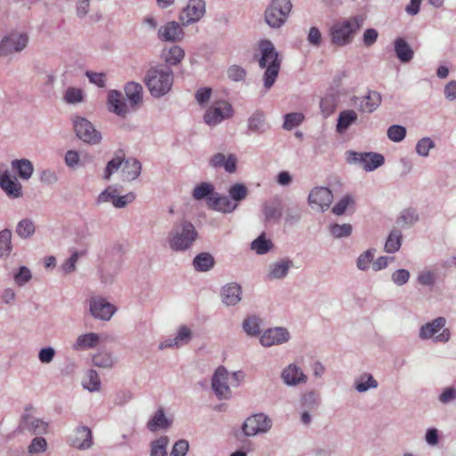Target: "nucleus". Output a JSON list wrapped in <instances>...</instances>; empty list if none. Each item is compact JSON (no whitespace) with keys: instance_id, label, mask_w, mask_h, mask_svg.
I'll return each instance as SVG.
<instances>
[{"instance_id":"1","label":"nucleus","mask_w":456,"mask_h":456,"mask_svg":"<svg viewBox=\"0 0 456 456\" xmlns=\"http://www.w3.org/2000/svg\"><path fill=\"white\" fill-rule=\"evenodd\" d=\"M363 22L364 18L362 15H354L334 21L329 30L331 43L338 47L350 45Z\"/></svg>"},{"instance_id":"2","label":"nucleus","mask_w":456,"mask_h":456,"mask_svg":"<svg viewBox=\"0 0 456 456\" xmlns=\"http://www.w3.org/2000/svg\"><path fill=\"white\" fill-rule=\"evenodd\" d=\"M258 47L261 53L259 66L265 69L263 76L264 86L268 90L276 81L281 69V60L270 40L259 41Z\"/></svg>"},{"instance_id":"3","label":"nucleus","mask_w":456,"mask_h":456,"mask_svg":"<svg viewBox=\"0 0 456 456\" xmlns=\"http://www.w3.org/2000/svg\"><path fill=\"white\" fill-rule=\"evenodd\" d=\"M198 238L194 224L188 220L174 224L167 236V243L172 251L184 252L190 249Z\"/></svg>"},{"instance_id":"4","label":"nucleus","mask_w":456,"mask_h":456,"mask_svg":"<svg viewBox=\"0 0 456 456\" xmlns=\"http://www.w3.org/2000/svg\"><path fill=\"white\" fill-rule=\"evenodd\" d=\"M144 83L152 97L160 98L171 90L174 73L169 67L163 65L151 67L145 74Z\"/></svg>"},{"instance_id":"5","label":"nucleus","mask_w":456,"mask_h":456,"mask_svg":"<svg viewBox=\"0 0 456 456\" xmlns=\"http://www.w3.org/2000/svg\"><path fill=\"white\" fill-rule=\"evenodd\" d=\"M447 321L439 316L424 323L419 330V338L423 341H432L436 344H445L450 341L452 333L446 327Z\"/></svg>"},{"instance_id":"6","label":"nucleus","mask_w":456,"mask_h":456,"mask_svg":"<svg viewBox=\"0 0 456 456\" xmlns=\"http://www.w3.org/2000/svg\"><path fill=\"white\" fill-rule=\"evenodd\" d=\"M30 42L28 32L13 29L5 34L0 40V57H8L25 51Z\"/></svg>"},{"instance_id":"7","label":"nucleus","mask_w":456,"mask_h":456,"mask_svg":"<svg viewBox=\"0 0 456 456\" xmlns=\"http://www.w3.org/2000/svg\"><path fill=\"white\" fill-rule=\"evenodd\" d=\"M273 421L265 412H256L248 416L242 425L241 432L246 437L263 436L271 431Z\"/></svg>"},{"instance_id":"8","label":"nucleus","mask_w":456,"mask_h":456,"mask_svg":"<svg viewBox=\"0 0 456 456\" xmlns=\"http://www.w3.org/2000/svg\"><path fill=\"white\" fill-rule=\"evenodd\" d=\"M292 9L290 0H272L265 12V20L273 28L282 27Z\"/></svg>"},{"instance_id":"9","label":"nucleus","mask_w":456,"mask_h":456,"mask_svg":"<svg viewBox=\"0 0 456 456\" xmlns=\"http://www.w3.org/2000/svg\"><path fill=\"white\" fill-rule=\"evenodd\" d=\"M233 115V108L226 100H216L206 109L203 120L208 126L214 127L229 119Z\"/></svg>"},{"instance_id":"10","label":"nucleus","mask_w":456,"mask_h":456,"mask_svg":"<svg viewBox=\"0 0 456 456\" xmlns=\"http://www.w3.org/2000/svg\"><path fill=\"white\" fill-rule=\"evenodd\" d=\"M86 303L90 315L98 321H110L118 310L112 303L101 295L89 297Z\"/></svg>"},{"instance_id":"11","label":"nucleus","mask_w":456,"mask_h":456,"mask_svg":"<svg viewBox=\"0 0 456 456\" xmlns=\"http://www.w3.org/2000/svg\"><path fill=\"white\" fill-rule=\"evenodd\" d=\"M346 160L350 165H357L366 172H371L381 167L385 159L383 155L376 152H358L347 151L345 153Z\"/></svg>"},{"instance_id":"12","label":"nucleus","mask_w":456,"mask_h":456,"mask_svg":"<svg viewBox=\"0 0 456 456\" xmlns=\"http://www.w3.org/2000/svg\"><path fill=\"white\" fill-rule=\"evenodd\" d=\"M135 200V193L130 191L125 195H119L116 185L106 187L96 199L98 205L110 203L115 208H124Z\"/></svg>"},{"instance_id":"13","label":"nucleus","mask_w":456,"mask_h":456,"mask_svg":"<svg viewBox=\"0 0 456 456\" xmlns=\"http://www.w3.org/2000/svg\"><path fill=\"white\" fill-rule=\"evenodd\" d=\"M72 122L76 134L80 140L93 145L100 143L102 134L88 119L75 116Z\"/></svg>"},{"instance_id":"14","label":"nucleus","mask_w":456,"mask_h":456,"mask_svg":"<svg viewBox=\"0 0 456 456\" xmlns=\"http://www.w3.org/2000/svg\"><path fill=\"white\" fill-rule=\"evenodd\" d=\"M107 109L110 113L126 118L136 110L128 102L120 91L110 90L107 95Z\"/></svg>"},{"instance_id":"15","label":"nucleus","mask_w":456,"mask_h":456,"mask_svg":"<svg viewBox=\"0 0 456 456\" xmlns=\"http://www.w3.org/2000/svg\"><path fill=\"white\" fill-rule=\"evenodd\" d=\"M291 334L286 327L275 326L268 328L259 337V343L263 347H272L288 343Z\"/></svg>"},{"instance_id":"16","label":"nucleus","mask_w":456,"mask_h":456,"mask_svg":"<svg viewBox=\"0 0 456 456\" xmlns=\"http://www.w3.org/2000/svg\"><path fill=\"white\" fill-rule=\"evenodd\" d=\"M230 372L224 367L219 366L214 372L211 379V387L220 400H229L232 393L229 386Z\"/></svg>"},{"instance_id":"17","label":"nucleus","mask_w":456,"mask_h":456,"mask_svg":"<svg viewBox=\"0 0 456 456\" xmlns=\"http://www.w3.org/2000/svg\"><path fill=\"white\" fill-rule=\"evenodd\" d=\"M206 13V4L203 0H189L182 9L178 19L182 25L187 27L200 21Z\"/></svg>"},{"instance_id":"18","label":"nucleus","mask_w":456,"mask_h":456,"mask_svg":"<svg viewBox=\"0 0 456 456\" xmlns=\"http://www.w3.org/2000/svg\"><path fill=\"white\" fill-rule=\"evenodd\" d=\"M333 200L332 191L324 186L313 188L308 195V205L316 212H325Z\"/></svg>"},{"instance_id":"19","label":"nucleus","mask_w":456,"mask_h":456,"mask_svg":"<svg viewBox=\"0 0 456 456\" xmlns=\"http://www.w3.org/2000/svg\"><path fill=\"white\" fill-rule=\"evenodd\" d=\"M183 27L180 20H167L158 28L157 37L161 42H181L185 37Z\"/></svg>"},{"instance_id":"20","label":"nucleus","mask_w":456,"mask_h":456,"mask_svg":"<svg viewBox=\"0 0 456 456\" xmlns=\"http://www.w3.org/2000/svg\"><path fill=\"white\" fill-rule=\"evenodd\" d=\"M68 443L70 446L81 451L90 449L93 446V434L91 429L83 425L77 427L69 436Z\"/></svg>"},{"instance_id":"21","label":"nucleus","mask_w":456,"mask_h":456,"mask_svg":"<svg viewBox=\"0 0 456 456\" xmlns=\"http://www.w3.org/2000/svg\"><path fill=\"white\" fill-rule=\"evenodd\" d=\"M293 266V261L290 258H280L268 265L265 279L267 281L283 280L289 275Z\"/></svg>"},{"instance_id":"22","label":"nucleus","mask_w":456,"mask_h":456,"mask_svg":"<svg viewBox=\"0 0 456 456\" xmlns=\"http://www.w3.org/2000/svg\"><path fill=\"white\" fill-rule=\"evenodd\" d=\"M281 379L288 387H297L307 382V376L296 363H289L281 370Z\"/></svg>"},{"instance_id":"23","label":"nucleus","mask_w":456,"mask_h":456,"mask_svg":"<svg viewBox=\"0 0 456 456\" xmlns=\"http://www.w3.org/2000/svg\"><path fill=\"white\" fill-rule=\"evenodd\" d=\"M102 343L101 334L94 331L79 334L71 345L75 352H84L97 348Z\"/></svg>"},{"instance_id":"24","label":"nucleus","mask_w":456,"mask_h":456,"mask_svg":"<svg viewBox=\"0 0 456 456\" xmlns=\"http://www.w3.org/2000/svg\"><path fill=\"white\" fill-rule=\"evenodd\" d=\"M19 428L34 435H45L48 433L49 424L42 419L25 413L20 418Z\"/></svg>"},{"instance_id":"25","label":"nucleus","mask_w":456,"mask_h":456,"mask_svg":"<svg viewBox=\"0 0 456 456\" xmlns=\"http://www.w3.org/2000/svg\"><path fill=\"white\" fill-rule=\"evenodd\" d=\"M0 187L6 195L12 199L22 196V186L15 176L11 175L7 169L0 167Z\"/></svg>"},{"instance_id":"26","label":"nucleus","mask_w":456,"mask_h":456,"mask_svg":"<svg viewBox=\"0 0 456 456\" xmlns=\"http://www.w3.org/2000/svg\"><path fill=\"white\" fill-rule=\"evenodd\" d=\"M209 166L215 169L223 168L229 174H234L237 171L238 159L232 153L224 154L217 152L209 159Z\"/></svg>"},{"instance_id":"27","label":"nucleus","mask_w":456,"mask_h":456,"mask_svg":"<svg viewBox=\"0 0 456 456\" xmlns=\"http://www.w3.org/2000/svg\"><path fill=\"white\" fill-rule=\"evenodd\" d=\"M440 270L436 265H426L422 267L417 274V282L427 288L435 287L439 281Z\"/></svg>"},{"instance_id":"28","label":"nucleus","mask_w":456,"mask_h":456,"mask_svg":"<svg viewBox=\"0 0 456 456\" xmlns=\"http://www.w3.org/2000/svg\"><path fill=\"white\" fill-rule=\"evenodd\" d=\"M242 289L240 285L231 282L224 285L221 290L222 302L227 305H236L241 300Z\"/></svg>"},{"instance_id":"29","label":"nucleus","mask_w":456,"mask_h":456,"mask_svg":"<svg viewBox=\"0 0 456 456\" xmlns=\"http://www.w3.org/2000/svg\"><path fill=\"white\" fill-rule=\"evenodd\" d=\"M208 208L223 214H231L237 209L236 205L232 203L228 195H224L217 191L210 199Z\"/></svg>"},{"instance_id":"30","label":"nucleus","mask_w":456,"mask_h":456,"mask_svg":"<svg viewBox=\"0 0 456 456\" xmlns=\"http://www.w3.org/2000/svg\"><path fill=\"white\" fill-rule=\"evenodd\" d=\"M142 172L141 162L134 158L123 159L122 179L126 182L134 181L139 177Z\"/></svg>"},{"instance_id":"31","label":"nucleus","mask_w":456,"mask_h":456,"mask_svg":"<svg viewBox=\"0 0 456 456\" xmlns=\"http://www.w3.org/2000/svg\"><path fill=\"white\" fill-rule=\"evenodd\" d=\"M353 387L359 394L367 393L379 387L378 380L369 372H363L354 379Z\"/></svg>"},{"instance_id":"32","label":"nucleus","mask_w":456,"mask_h":456,"mask_svg":"<svg viewBox=\"0 0 456 456\" xmlns=\"http://www.w3.org/2000/svg\"><path fill=\"white\" fill-rule=\"evenodd\" d=\"M126 98L128 102L137 110L142 102L143 89L141 84L130 81L124 87Z\"/></svg>"},{"instance_id":"33","label":"nucleus","mask_w":456,"mask_h":456,"mask_svg":"<svg viewBox=\"0 0 456 456\" xmlns=\"http://www.w3.org/2000/svg\"><path fill=\"white\" fill-rule=\"evenodd\" d=\"M185 57V52L184 50L177 45H171L169 47H167L163 49L162 52V58L165 61V63L167 65V67L170 66H176L178 65Z\"/></svg>"},{"instance_id":"34","label":"nucleus","mask_w":456,"mask_h":456,"mask_svg":"<svg viewBox=\"0 0 456 456\" xmlns=\"http://www.w3.org/2000/svg\"><path fill=\"white\" fill-rule=\"evenodd\" d=\"M263 319L256 314L248 315L244 318L241 327L248 337H260Z\"/></svg>"},{"instance_id":"35","label":"nucleus","mask_w":456,"mask_h":456,"mask_svg":"<svg viewBox=\"0 0 456 456\" xmlns=\"http://www.w3.org/2000/svg\"><path fill=\"white\" fill-rule=\"evenodd\" d=\"M81 385L90 393L100 392L102 382L98 372L94 369L87 370L82 377Z\"/></svg>"},{"instance_id":"36","label":"nucleus","mask_w":456,"mask_h":456,"mask_svg":"<svg viewBox=\"0 0 456 456\" xmlns=\"http://www.w3.org/2000/svg\"><path fill=\"white\" fill-rule=\"evenodd\" d=\"M215 186L211 183L203 182L197 184L192 192L191 196L196 200H205L207 206H209L210 199L215 196L216 193Z\"/></svg>"},{"instance_id":"37","label":"nucleus","mask_w":456,"mask_h":456,"mask_svg":"<svg viewBox=\"0 0 456 456\" xmlns=\"http://www.w3.org/2000/svg\"><path fill=\"white\" fill-rule=\"evenodd\" d=\"M394 50L396 57L403 63L411 61L414 56L413 50L403 37H398L395 40Z\"/></svg>"},{"instance_id":"38","label":"nucleus","mask_w":456,"mask_h":456,"mask_svg":"<svg viewBox=\"0 0 456 456\" xmlns=\"http://www.w3.org/2000/svg\"><path fill=\"white\" fill-rule=\"evenodd\" d=\"M274 244L265 232H262L250 243V249L256 255H265L273 250Z\"/></svg>"},{"instance_id":"39","label":"nucleus","mask_w":456,"mask_h":456,"mask_svg":"<svg viewBox=\"0 0 456 456\" xmlns=\"http://www.w3.org/2000/svg\"><path fill=\"white\" fill-rule=\"evenodd\" d=\"M381 102V95L378 92L370 91L361 98L359 108L362 112H373Z\"/></svg>"},{"instance_id":"40","label":"nucleus","mask_w":456,"mask_h":456,"mask_svg":"<svg viewBox=\"0 0 456 456\" xmlns=\"http://www.w3.org/2000/svg\"><path fill=\"white\" fill-rule=\"evenodd\" d=\"M172 421L167 419L162 409L158 410L152 418L148 421L147 428L150 431L155 432L159 429H167L171 426Z\"/></svg>"},{"instance_id":"41","label":"nucleus","mask_w":456,"mask_h":456,"mask_svg":"<svg viewBox=\"0 0 456 456\" xmlns=\"http://www.w3.org/2000/svg\"><path fill=\"white\" fill-rule=\"evenodd\" d=\"M12 168L18 173L22 180H28L34 172L33 164L27 159L12 160Z\"/></svg>"},{"instance_id":"42","label":"nucleus","mask_w":456,"mask_h":456,"mask_svg":"<svg viewBox=\"0 0 456 456\" xmlns=\"http://www.w3.org/2000/svg\"><path fill=\"white\" fill-rule=\"evenodd\" d=\"M357 113L353 110H346L339 113L337 124V131L339 134L345 133L348 127L356 122Z\"/></svg>"},{"instance_id":"43","label":"nucleus","mask_w":456,"mask_h":456,"mask_svg":"<svg viewBox=\"0 0 456 456\" xmlns=\"http://www.w3.org/2000/svg\"><path fill=\"white\" fill-rule=\"evenodd\" d=\"M227 192L232 203L236 205V208H238L240 202L244 200L248 195V187L241 183L232 184L228 188Z\"/></svg>"},{"instance_id":"44","label":"nucleus","mask_w":456,"mask_h":456,"mask_svg":"<svg viewBox=\"0 0 456 456\" xmlns=\"http://www.w3.org/2000/svg\"><path fill=\"white\" fill-rule=\"evenodd\" d=\"M376 248H370L362 251L355 260V265L357 270L361 272H367L372 267V262L375 258Z\"/></svg>"},{"instance_id":"45","label":"nucleus","mask_w":456,"mask_h":456,"mask_svg":"<svg viewBox=\"0 0 456 456\" xmlns=\"http://www.w3.org/2000/svg\"><path fill=\"white\" fill-rule=\"evenodd\" d=\"M93 364L102 369H110L114 366L116 359L109 351H100L93 355Z\"/></svg>"},{"instance_id":"46","label":"nucleus","mask_w":456,"mask_h":456,"mask_svg":"<svg viewBox=\"0 0 456 456\" xmlns=\"http://www.w3.org/2000/svg\"><path fill=\"white\" fill-rule=\"evenodd\" d=\"M402 232L396 229L392 230L385 242L384 250L389 254L397 252L402 246Z\"/></svg>"},{"instance_id":"47","label":"nucleus","mask_w":456,"mask_h":456,"mask_svg":"<svg viewBox=\"0 0 456 456\" xmlns=\"http://www.w3.org/2000/svg\"><path fill=\"white\" fill-rule=\"evenodd\" d=\"M215 265V259L209 253H200L193 259V267L199 272H208Z\"/></svg>"},{"instance_id":"48","label":"nucleus","mask_w":456,"mask_h":456,"mask_svg":"<svg viewBox=\"0 0 456 456\" xmlns=\"http://www.w3.org/2000/svg\"><path fill=\"white\" fill-rule=\"evenodd\" d=\"M248 128L254 133H264L265 130V114L261 111L253 113L248 120Z\"/></svg>"},{"instance_id":"49","label":"nucleus","mask_w":456,"mask_h":456,"mask_svg":"<svg viewBox=\"0 0 456 456\" xmlns=\"http://www.w3.org/2000/svg\"><path fill=\"white\" fill-rule=\"evenodd\" d=\"M12 250V232L9 229H4L0 231V258H7Z\"/></svg>"},{"instance_id":"50","label":"nucleus","mask_w":456,"mask_h":456,"mask_svg":"<svg viewBox=\"0 0 456 456\" xmlns=\"http://www.w3.org/2000/svg\"><path fill=\"white\" fill-rule=\"evenodd\" d=\"M418 220V211L414 208H406L400 213L396 223L401 227H409L417 223Z\"/></svg>"},{"instance_id":"51","label":"nucleus","mask_w":456,"mask_h":456,"mask_svg":"<svg viewBox=\"0 0 456 456\" xmlns=\"http://www.w3.org/2000/svg\"><path fill=\"white\" fill-rule=\"evenodd\" d=\"M177 341V348H181L188 345L193 338V332L187 325H180L174 335Z\"/></svg>"},{"instance_id":"52","label":"nucleus","mask_w":456,"mask_h":456,"mask_svg":"<svg viewBox=\"0 0 456 456\" xmlns=\"http://www.w3.org/2000/svg\"><path fill=\"white\" fill-rule=\"evenodd\" d=\"M85 93L81 88L69 86L63 94V101L68 104H78L84 102Z\"/></svg>"},{"instance_id":"53","label":"nucleus","mask_w":456,"mask_h":456,"mask_svg":"<svg viewBox=\"0 0 456 456\" xmlns=\"http://www.w3.org/2000/svg\"><path fill=\"white\" fill-rule=\"evenodd\" d=\"M48 444L45 438L41 436H35L27 447V452L29 456L37 455L46 452Z\"/></svg>"},{"instance_id":"54","label":"nucleus","mask_w":456,"mask_h":456,"mask_svg":"<svg viewBox=\"0 0 456 456\" xmlns=\"http://www.w3.org/2000/svg\"><path fill=\"white\" fill-rule=\"evenodd\" d=\"M320 405V397L314 391H308L304 394L300 401V409L315 411Z\"/></svg>"},{"instance_id":"55","label":"nucleus","mask_w":456,"mask_h":456,"mask_svg":"<svg viewBox=\"0 0 456 456\" xmlns=\"http://www.w3.org/2000/svg\"><path fill=\"white\" fill-rule=\"evenodd\" d=\"M329 231L335 239L347 238L353 232V226L350 224H333L330 225Z\"/></svg>"},{"instance_id":"56","label":"nucleus","mask_w":456,"mask_h":456,"mask_svg":"<svg viewBox=\"0 0 456 456\" xmlns=\"http://www.w3.org/2000/svg\"><path fill=\"white\" fill-rule=\"evenodd\" d=\"M262 212L265 223H275L281 215L278 207L272 203H265L262 207Z\"/></svg>"},{"instance_id":"57","label":"nucleus","mask_w":456,"mask_h":456,"mask_svg":"<svg viewBox=\"0 0 456 456\" xmlns=\"http://www.w3.org/2000/svg\"><path fill=\"white\" fill-rule=\"evenodd\" d=\"M169 439L167 436H160L151 444V456H167V446Z\"/></svg>"},{"instance_id":"58","label":"nucleus","mask_w":456,"mask_h":456,"mask_svg":"<svg viewBox=\"0 0 456 456\" xmlns=\"http://www.w3.org/2000/svg\"><path fill=\"white\" fill-rule=\"evenodd\" d=\"M35 232L34 223L29 219L20 220L16 227V233L23 239L32 236Z\"/></svg>"},{"instance_id":"59","label":"nucleus","mask_w":456,"mask_h":456,"mask_svg":"<svg viewBox=\"0 0 456 456\" xmlns=\"http://www.w3.org/2000/svg\"><path fill=\"white\" fill-rule=\"evenodd\" d=\"M436 146L434 141L429 137H423L419 140L415 146L416 153L420 157H428L429 151Z\"/></svg>"},{"instance_id":"60","label":"nucleus","mask_w":456,"mask_h":456,"mask_svg":"<svg viewBox=\"0 0 456 456\" xmlns=\"http://www.w3.org/2000/svg\"><path fill=\"white\" fill-rule=\"evenodd\" d=\"M17 293L12 287L4 288L0 292V306H12L15 305Z\"/></svg>"},{"instance_id":"61","label":"nucleus","mask_w":456,"mask_h":456,"mask_svg":"<svg viewBox=\"0 0 456 456\" xmlns=\"http://www.w3.org/2000/svg\"><path fill=\"white\" fill-rule=\"evenodd\" d=\"M406 128L400 125L390 126L387 131L388 139L394 142H401L406 136Z\"/></svg>"},{"instance_id":"62","label":"nucleus","mask_w":456,"mask_h":456,"mask_svg":"<svg viewBox=\"0 0 456 456\" xmlns=\"http://www.w3.org/2000/svg\"><path fill=\"white\" fill-rule=\"evenodd\" d=\"M304 120V115L300 112L288 113L284 117L283 128L285 130H292L298 126Z\"/></svg>"},{"instance_id":"63","label":"nucleus","mask_w":456,"mask_h":456,"mask_svg":"<svg viewBox=\"0 0 456 456\" xmlns=\"http://www.w3.org/2000/svg\"><path fill=\"white\" fill-rule=\"evenodd\" d=\"M410 271L404 268L396 269L391 273L392 282L398 287H402L407 284L410 281Z\"/></svg>"},{"instance_id":"64","label":"nucleus","mask_w":456,"mask_h":456,"mask_svg":"<svg viewBox=\"0 0 456 456\" xmlns=\"http://www.w3.org/2000/svg\"><path fill=\"white\" fill-rule=\"evenodd\" d=\"M83 254V252L77 250L73 251L71 256L61 265V268L62 272L66 274L74 273L76 271L77 263Z\"/></svg>"}]
</instances>
